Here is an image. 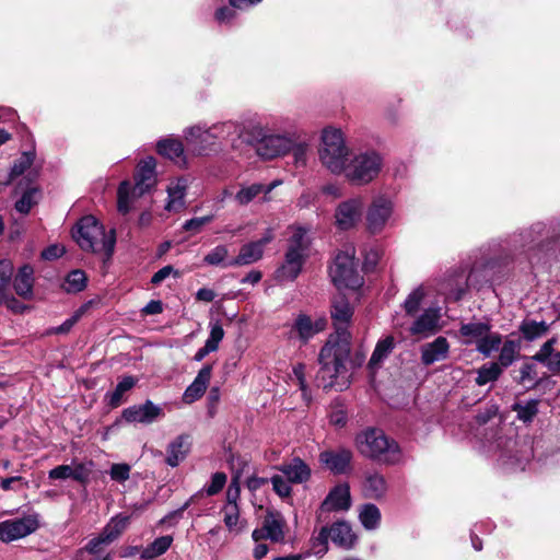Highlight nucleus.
<instances>
[{"instance_id":"nucleus-36","label":"nucleus","mask_w":560,"mask_h":560,"mask_svg":"<svg viewBox=\"0 0 560 560\" xmlns=\"http://www.w3.org/2000/svg\"><path fill=\"white\" fill-rule=\"evenodd\" d=\"M503 368L498 362H491L489 365L483 364L477 370L476 384L483 386L490 382H495L500 378Z\"/></svg>"},{"instance_id":"nucleus-53","label":"nucleus","mask_w":560,"mask_h":560,"mask_svg":"<svg viewBox=\"0 0 560 560\" xmlns=\"http://www.w3.org/2000/svg\"><path fill=\"white\" fill-rule=\"evenodd\" d=\"M499 412V406L494 402L488 404L486 409L483 411L478 412L475 416V421L478 425H485L487 424L491 419L497 417Z\"/></svg>"},{"instance_id":"nucleus-50","label":"nucleus","mask_w":560,"mask_h":560,"mask_svg":"<svg viewBox=\"0 0 560 560\" xmlns=\"http://www.w3.org/2000/svg\"><path fill=\"white\" fill-rule=\"evenodd\" d=\"M272 483L273 491L280 497V498H289L292 493V488L290 486L291 482L285 481L282 476L275 475L270 479Z\"/></svg>"},{"instance_id":"nucleus-40","label":"nucleus","mask_w":560,"mask_h":560,"mask_svg":"<svg viewBox=\"0 0 560 560\" xmlns=\"http://www.w3.org/2000/svg\"><path fill=\"white\" fill-rule=\"evenodd\" d=\"M359 518L365 529H374L381 521L380 509L373 503L363 504Z\"/></svg>"},{"instance_id":"nucleus-23","label":"nucleus","mask_w":560,"mask_h":560,"mask_svg":"<svg viewBox=\"0 0 560 560\" xmlns=\"http://www.w3.org/2000/svg\"><path fill=\"white\" fill-rule=\"evenodd\" d=\"M329 530H331L330 539L334 544L346 549L353 547L357 536L348 522L337 521L329 527Z\"/></svg>"},{"instance_id":"nucleus-21","label":"nucleus","mask_w":560,"mask_h":560,"mask_svg":"<svg viewBox=\"0 0 560 560\" xmlns=\"http://www.w3.org/2000/svg\"><path fill=\"white\" fill-rule=\"evenodd\" d=\"M450 343L443 336H439L432 342L425 343L421 349V362L429 366L447 357Z\"/></svg>"},{"instance_id":"nucleus-59","label":"nucleus","mask_w":560,"mask_h":560,"mask_svg":"<svg viewBox=\"0 0 560 560\" xmlns=\"http://www.w3.org/2000/svg\"><path fill=\"white\" fill-rule=\"evenodd\" d=\"M110 544L106 536L101 532L97 537L92 538L85 546V550L91 555H97L103 545Z\"/></svg>"},{"instance_id":"nucleus-39","label":"nucleus","mask_w":560,"mask_h":560,"mask_svg":"<svg viewBox=\"0 0 560 560\" xmlns=\"http://www.w3.org/2000/svg\"><path fill=\"white\" fill-rule=\"evenodd\" d=\"M34 160L35 152H23L22 155L14 161L10 170L8 180L4 183V185L11 184L16 177L24 174V172L31 167Z\"/></svg>"},{"instance_id":"nucleus-19","label":"nucleus","mask_w":560,"mask_h":560,"mask_svg":"<svg viewBox=\"0 0 560 560\" xmlns=\"http://www.w3.org/2000/svg\"><path fill=\"white\" fill-rule=\"evenodd\" d=\"M191 448V439L188 434L176 436L167 446L165 463L171 467H177L189 454Z\"/></svg>"},{"instance_id":"nucleus-25","label":"nucleus","mask_w":560,"mask_h":560,"mask_svg":"<svg viewBox=\"0 0 560 560\" xmlns=\"http://www.w3.org/2000/svg\"><path fill=\"white\" fill-rule=\"evenodd\" d=\"M521 349H522V340L521 338L511 339L506 338L502 341V347L500 349L498 363L503 368L508 369L511 366L516 360L521 358Z\"/></svg>"},{"instance_id":"nucleus-15","label":"nucleus","mask_w":560,"mask_h":560,"mask_svg":"<svg viewBox=\"0 0 560 560\" xmlns=\"http://www.w3.org/2000/svg\"><path fill=\"white\" fill-rule=\"evenodd\" d=\"M327 324L328 320L324 316L313 320L310 315L300 313L292 325L291 334H295L300 342L306 345L315 335L324 331Z\"/></svg>"},{"instance_id":"nucleus-14","label":"nucleus","mask_w":560,"mask_h":560,"mask_svg":"<svg viewBox=\"0 0 560 560\" xmlns=\"http://www.w3.org/2000/svg\"><path fill=\"white\" fill-rule=\"evenodd\" d=\"M363 201L361 198H350L338 205L335 211L336 226L341 231L354 228L362 218Z\"/></svg>"},{"instance_id":"nucleus-32","label":"nucleus","mask_w":560,"mask_h":560,"mask_svg":"<svg viewBox=\"0 0 560 560\" xmlns=\"http://www.w3.org/2000/svg\"><path fill=\"white\" fill-rule=\"evenodd\" d=\"M210 136L207 132H202L199 127H191L188 129L186 141L187 147L197 155H206L209 152L207 145H203V142Z\"/></svg>"},{"instance_id":"nucleus-7","label":"nucleus","mask_w":560,"mask_h":560,"mask_svg":"<svg viewBox=\"0 0 560 560\" xmlns=\"http://www.w3.org/2000/svg\"><path fill=\"white\" fill-rule=\"evenodd\" d=\"M359 261L355 258V249H347L337 253L329 266V277L338 291L349 289L359 291L364 284V278L358 270Z\"/></svg>"},{"instance_id":"nucleus-44","label":"nucleus","mask_w":560,"mask_h":560,"mask_svg":"<svg viewBox=\"0 0 560 560\" xmlns=\"http://www.w3.org/2000/svg\"><path fill=\"white\" fill-rule=\"evenodd\" d=\"M330 532L328 526H323L317 537L312 539V550L315 556L323 557L327 553Z\"/></svg>"},{"instance_id":"nucleus-51","label":"nucleus","mask_w":560,"mask_h":560,"mask_svg":"<svg viewBox=\"0 0 560 560\" xmlns=\"http://www.w3.org/2000/svg\"><path fill=\"white\" fill-rule=\"evenodd\" d=\"M131 467L126 463L113 464L109 470L112 480L125 482L130 477Z\"/></svg>"},{"instance_id":"nucleus-2","label":"nucleus","mask_w":560,"mask_h":560,"mask_svg":"<svg viewBox=\"0 0 560 560\" xmlns=\"http://www.w3.org/2000/svg\"><path fill=\"white\" fill-rule=\"evenodd\" d=\"M355 444L364 457L386 466L402 463L404 454L399 443L385 434L382 429L368 428L355 436Z\"/></svg>"},{"instance_id":"nucleus-60","label":"nucleus","mask_w":560,"mask_h":560,"mask_svg":"<svg viewBox=\"0 0 560 560\" xmlns=\"http://www.w3.org/2000/svg\"><path fill=\"white\" fill-rule=\"evenodd\" d=\"M223 337H224L223 327L220 324H215L211 327L210 336L206 342L209 345V347H212L215 350H218L219 343L223 339Z\"/></svg>"},{"instance_id":"nucleus-35","label":"nucleus","mask_w":560,"mask_h":560,"mask_svg":"<svg viewBox=\"0 0 560 560\" xmlns=\"http://www.w3.org/2000/svg\"><path fill=\"white\" fill-rule=\"evenodd\" d=\"M518 329L525 340L533 341L547 334L549 330V325L544 320L536 322L534 319H524L521 323Z\"/></svg>"},{"instance_id":"nucleus-64","label":"nucleus","mask_w":560,"mask_h":560,"mask_svg":"<svg viewBox=\"0 0 560 560\" xmlns=\"http://www.w3.org/2000/svg\"><path fill=\"white\" fill-rule=\"evenodd\" d=\"M541 364H544L553 375H557L560 373V351L558 350L555 352L549 361H545Z\"/></svg>"},{"instance_id":"nucleus-28","label":"nucleus","mask_w":560,"mask_h":560,"mask_svg":"<svg viewBox=\"0 0 560 560\" xmlns=\"http://www.w3.org/2000/svg\"><path fill=\"white\" fill-rule=\"evenodd\" d=\"M395 347V339L392 335L380 339L373 350L369 360L368 366L370 370H375L381 366L383 361L390 354Z\"/></svg>"},{"instance_id":"nucleus-20","label":"nucleus","mask_w":560,"mask_h":560,"mask_svg":"<svg viewBox=\"0 0 560 560\" xmlns=\"http://www.w3.org/2000/svg\"><path fill=\"white\" fill-rule=\"evenodd\" d=\"M291 483H303L310 480L312 470L310 466L300 457H293L290 463L278 467Z\"/></svg>"},{"instance_id":"nucleus-42","label":"nucleus","mask_w":560,"mask_h":560,"mask_svg":"<svg viewBox=\"0 0 560 560\" xmlns=\"http://www.w3.org/2000/svg\"><path fill=\"white\" fill-rule=\"evenodd\" d=\"M129 516H116L103 528L102 533L106 536L109 542L116 540L127 528L129 524Z\"/></svg>"},{"instance_id":"nucleus-37","label":"nucleus","mask_w":560,"mask_h":560,"mask_svg":"<svg viewBox=\"0 0 560 560\" xmlns=\"http://www.w3.org/2000/svg\"><path fill=\"white\" fill-rule=\"evenodd\" d=\"M502 343V336L499 332H486L483 337L478 340L476 345V349L479 353H481L485 358L491 357L493 351L499 350L500 345Z\"/></svg>"},{"instance_id":"nucleus-56","label":"nucleus","mask_w":560,"mask_h":560,"mask_svg":"<svg viewBox=\"0 0 560 560\" xmlns=\"http://www.w3.org/2000/svg\"><path fill=\"white\" fill-rule=\"evenodd\" d=\"M171 275H174V277H179V271L174 269L172 265L164 266L152 276L151 283L153 285H159Z\"/></svg>"},{"instance_id":"nucleus-24","label":"nucleus","mask_w":560,"mask_h":560,"mask_svg":"<svg viewBox=\"0 0 560 560\" xmlns=\"http://www.w3.org/2000/svg\"><path fill=\"white\" fill-rule=\"evenodd\" d=\"M264 250L260 245L255 242L244 244L236 257L229 260L228 265L232 267L247 266L254 264L262 258Z\"/></svg>"},{"instance_id":"nucleus-3","label":"nucleus","mask_w":560,"mask_h":560,"mask_svg":"<svg viewBox=\"0 0 560 560\" xmlns=\"http://www.w3.org/2000/svg\"><path fill=\"white\" fill-rule=\"evenodd\" d=\"M72 237L82 250L103 252L107 259L112 258L116 245V231H105L104 225L93 215L82 217L72 228Z\"/></svg>"},{"instance_id":"nucleus-13","label":"nucleus","mask_w":560,"mask_h":560,"mask_svg":"<svg viewBox=\"0 0 560 560\" xmlns=\"http://www.w3.org/2000/svg\"><path fill=\"white\" fill-rule=\"evenodd\" d=\"M393 213V203L385 197L373 199L366 210V231L370 234H380Z\"/></svg>"},{"instance_id":"nucleus-18","label":"nucleus","mask_w":560,"mask_h":560,"mask_svg":"<svg viewBox=\"0 0 560 560\" xmlns=\"http://www.w3.org/2000/svg\"><path fill=\"white\" fill-rule=\"evenodd\" d=\"M211 364H206L200 369L194 382L184 392L183 401L185 404H192L203 396L211 380Z\"/></svg>"},{"instance_id":"nucleus-54","label":"nucleus","mask_w":560,"mask_h":560,"mask_svg":"<svg viewBox=\"0 0 560 560\" xmlns=\"http://www.w3.org/2000/svg\"><path fill=\"white\" fill-rule=\"evenodd\" d=\"M380 260V254L377 249L370 248L365 250L363 254V265L362 268L364 272L374 271Z\"/></svg>"},{"instance_id":"nucleus-46","label":"nucleus","mask_w":560,"mask_h":560,"mask_svg":"<svg viewBox=\"0 0 560 560\" xmlns=\"http://www.w3.org/2000/svg\"><path fill=\"white\" fill-rule=\"evenodd\" d=\"M265 186L261 184H253L247 187L240 189L235 196V199L240 205H247L254 200L262 190Z\"/></svg>"},{"instance_id":"nucleus-45","label":"nucleus","mask_w":560,"mask_h":560,"mask_svg":"<svg viewBox=\"0 0 560 560\" xmlns=\"http://www.w3.org/2000/svg\"><path fill=\"white\" fill-rule=\"evenodd\" d=\"M36 192H38L37 187L26 188L21 198L15 202L16 211L22 214H28L31 209L37 203L34 199Z\"/></svg>"},{"instance_id":"nucleus-22","label":"nucleus","mask_w":560,"mask_h":560,"mask_svg":"<svg viewBox=\"0 0 560 560\" xmlns=\"http://www.w3.org/2000/svg\"><path fill=\"white\" fill-rule=\"evenodd\" d=\"M34 288V268L25 264L19 268L13 279V289L15 293L24 299L31 300L33 296Z\"/></svg>"},{"instance_id":"nucleus-61","label":"nucleus","mask_w":560,"mask_h":560,"mask_svg":"<svg viewBox=\"0 0 560 560\" xmlns=\"http://www.w3.org/2000/svg\"><path fill=\"white\" fill-rule=\"evenodd\" d=\"M238 518L240 511L237 505L225 508L224 524L230 530L237 525Z\"/></svg>"},{"instance_id":"nucleus-29","label":"nucleus","mask_w":560,"mask_h":560,"mask_svg":"<svg viewBox=\"0 0 560 560\" xmlns=\"http://www.w3.org/2000/svg\"><path fill=\"white\" fill-rule=\"evenodd\" d=\"M491 329V325L488 323H467L462 324L459 327V335L462 337H467L468 339L464 340V345H471L475 342L477 345L478 340H480L486 332H489Z\"/></svg>"},{"instance_id":"nucleus-17","label":"nucleus","mask_w":560,"mask_h":560,"mask_svg":"<svg viewBox=\"0 0 560 560\" xmlns=\"http://www.w3.org/2000/svg\"><path fill=\"white\" fill-rule=\"evenodd\" d=\"M351 508V493L348 482L339 483L330 489L320 504L323 512L348 511Z\"/></svg>"},{"instance_id":"nucleus-12","label":"nucleus","mask_w":560,"mask_h":560,"mask_svg":"<svg viewBox=\"0 0 560 560\" xmlns=\"http://www.w3.org/2000/svg\"><path fill=\"white\" fill-rule=\"evenodd\" d=\"M38 527L39 521L37 514H30L21 518L0 522V533L3 534V542L5 544L31 535L36 532Z\"/></svg>"},{"instance_id":"nucleus-26","label":"nucleus","mask_w":560,"mask_h":560,"mask_svg":"<svg viewBox=\"0 0 560 560\" xmlns=\"http://www.w3.org/2000/svg\"><path fill=\"white\" fill-rule=\"evenodd\" d=\"M364 495L369 499L380 500L387 491V481L382 474H368L364 479Z\"/></svg>"},{"instance_id":"nucleus-1","label":"nucleus","mask_w":560,"mask_h":560,"mask_svg":"<svg viewBox=\"0 0 560 560\" xmlns=\"http://www.w3.org/2000/svg\"><path fill=\"white\" fill-rule=\"evenodd\" d=\"M319 159L331 173H345L348 182L355 186L366 185L378 176L383 159L376 151L361 152L354 155L349 164H346L349 150L339 129H324Z\"/></svg>"},{"instance_id":"nucleus-34","label":"nucleus","mask_w":560,"mask_h":560,"mask_svg":"<svg viewBox=\"0 0 560 560\" xmlns=\"http://www.w3.org/2000/svg\"><path fill=\"white\" fill-rule=\"evenodd\" d=\"M439 314L435 310L429 308L419 316L411 326L412 334H423L425 331H433L438 327Z\"/></svg>"},{"instance_id":"nucleus-57","label":"nucleus","mask_w":560,"mask_h":560,"mask_svg":"<svg viewBox=\"0 0 560 560\" xmlns=\"http://www.w3.org/2000/svg\"><path fill=\"white\" fill-rule=\"evenodd\" d=\"M65 253L66 250L63 247L57 244H51L43 249V252L40 253V258L44 260L51 261L62 257Z\"/></svg>"},{"instance_id":"nucleus-10","label":"nucleus","mask_w":560,"mask_h":560,"mask_svg":"<svg viewBox=\"0 0 560 560\" xmlns=\"http://www.w3.org/2000/svg\"><path fill=\"white\" fill-rule=\"evenodd\" d=\"M255 141L256 152L266 160L291 152L292 140L281 135H267L264 129H255L252 133Z\"/></svg>"},{"instance_id":"nucleus-62","label":"nucleus","mask_w":560,"mask_h":560,"mask_svg":"<svg viewBox=\"0 0 560 560\" xmlns=\"http://www.w3.org/2000/svg\"><path fill=\"white\" fill-rule=\"evenodd\" d=\"M91 470L84 464H78L72 468L71 478L80 483H88Z\"/></svg>"},{"instance_id":"nucleus-16","label":"nucleus","mask_w":560,"mask_h":560,"mask_svg":"<svg viewBox=\"0 0 560 560\" xmlns=\"http://www.w3.org/2000/svg\"><path fill=\"white\" fill-rule=\"evenodd\" d=\"M163 416V409L150 399L145 400L142 405H133L125 408L121 412V419L128 423L139 422L150 424Z\"/></svg>"},{"instance_id":"nucleus-6","label":"nucleus","mask_w":560,"mask_h":560,"mask_svg":"<svg viewBox=\"0 0 560 560\" xmlns=\"http://www.w3.org/2000/svg\"><path fill=\"white\" fill-rule=\"evenodd\" d=\"M306 234L307 230L305 228L298 226L288 238L284 260L275 272L278 281H294L301 273L310 248Z\"/></svg>"},{"instance_id":"nucleus-43","label":"nucleus","mask_w":560,"mask_h":560,"mask_svg":"<svg viewBox=\"0 0 560 560\" xmlns=\"http://www.w3.org/2000/svg\"><path fill=\"white\" fill-rule=\"evenodd\" d=\"M228 247L225 245H218L203 257V262L209 266L232 267L228 265Z\"/></svg>"},{"instance_id":"nucleus-27","label":"nucleus","mask_w":560,"mask_h":560,"mask_svg":"<svg viewBox=\"0 0 560 560\" xmlns=\"http://www.w3.org/2000/svg\"><path fill=\"white\" fill-rule=\"evenodd\" d=\"M156 152L159 155L166 158L172 161H183L184 158V144L179 139L164 138L158 141Z\"/></svg>"},{"instance_id":"nucleus-30","label":"nucleus","mask_w":560,"mask_h":560,"mask_svg":"<svg viewBox=\"0 0 560 560\" xmlns=\"http://www.w3.org/2000/svg\"><path fill=\"white\" fill-rule=\"evenodd\" d=\"M536 377H537L536 365L530 361L524 362L517 371L516 370L512 371V378L518 385H525V383L527 381L535 380L534 384L532 386L527 387L528 390L535 389L541 384L542 380L541 378L536 380Z\"/></svg>"},{"instance_id":"nucleus-49","label":"nucleus","mask_w":560,"mask_h":560,"mask_svg":"<svg viewBox=\"0 0 560 560\" xmlns=\"http://www.w3.org/2000/svg\"><path fill=\"white\" fill-rule=\"evenodd\" d=\"M228 477L225 472L217 471L212 475L210 485L205 487V491L208 495L218 494L225 486Z\"/></svg>"},{"instance_id":"nucleus-11","label":"nucleus","mask_w":560,"mask_h":560,"mask_svg":"<svg viewBox=\"0 0 560 560\" xmlns=\"http://www.w3.org/2000/svg\"><path fill=\"white\" fill-rule=\"evenodd\" d=\"M319 463L334 475H349L353 470V452L338 446L319 453Z\"/></svg>"},{"instance_id":"nucleus-55","label":"nucleus","mask_w":560,"mask_h":560,"mask_svg":"<svg viewBox=\"0 0 560 560\" xmlns=\"http://www.w3.org/2000/svg\"><path fill=\"white\" fill-rule=\"evenodd\" d=\"M212 218H213L212 215H205V217H200V218L189 219L183 224V230H185L187 232L197 233L201 230V228L203 225L211 222Z\"/></svg>"},{"instance_id":"nucleus-41","label":"nucleus","mask_w":560,"mask_h":560,"mask_svg":"<svg viewBox=\"0 0 560 560\" xmlns=\"http://www.w3.org/2000/svg\"><path fill=\"white\" fill-rule=\"evenodd\" d=\"M173 537L170 535L155 538L142 552L141 558L148 559L164 555L172 546Z\"/></svg>"},{"instance_id":"nucleus-9","label":"nucleus","mask_w":560,"mask_h":560,"mask_svg":"<svg viewBox=\"0 0 560 560\" xmlns=\"http://www.w3.org/2000/svg\"><path fill=\"white\" fill-rule=\"evenodd\" d=\"M288 524L282 513L275 509H268L262 518L261 526L255 528L252 538L255 542L269 539L275 544H282L285 540Z\"/></svg>"},{"instance_id":"nucleus-63","label":"nucleus","mask_w":560,"mask_h":560,"mask_svg":"<svg viewBox=\"0 0 560 560\" xmlns=\"http://www.w3.org/2000/svg\"><path fill=\"white\" fill-rule=\"evenodd\" d=\"M237 476L232 479L231 485L226 491V500L229 502V506L237 505V500L240 498L241 489L237 482Z\"/></svg>"},{"instance_id":"nucleus-48","label":"nucleus","mask_w":560,"mask_h":560,"mask_svg":"<svg viewBox=\"0 0 560 560\" xmlns=\"http://www.w3.org/2000/svg\"><path fill=\"white\" fill-rule=\"evenodd\" d=\"M556 343H557L556 337L548 339L545 343L541 345L540 349L533 357H530V360L539 362V363L549 361L550 357L555 352L558 351V350H555Z\"/></svg>"},{"instance_id":"nucleus-8","label":"nucleus","mask_w":560,"mask_h":560,"mask_svg":"<svg viewBox=\"0 0 560 560\" xmlns=\"http://www.w3.org/2000/svg\"><path fill=\"white\" fill-rule=\"evenodd\" d=\"M329 313L335 332L328 339L351 345L352 335L349 327L354 315V306L345 292L338 291L331 296Z\"/></svg>"},{"instance_id":"nucleus-4","label":"nucleus","mask_w":560,"mask_h":560,"mask_svg":"<svg viewBox=\"0 0 560 560\" xmlns=\"http://www.w3.org/2000/svg\"><path fill=\"white\" fill-rule=\"evenodd\" d=\"M135 184L130 180H122L117 188V211L126 215L131 210V201L140 198L144 194L153 189L158 183L156 178V160L148 156L141 160L133 173Z\"/></svg>"},{"instance_id":"nucleus-58","label":"nucleus","mask_w":560,"mask_h":560,"mask_svg":"<svg viewBox=\"0 0 560 560\" xmlns=\"http://www.w3.org/2000/svg\"><path fill=\"white\" fill-rule=\"evenodd\" d=\"M197 494L190 497L179 509L174 510L167 513L161 521V524L171 523L173 520H179L183 517L184 512L189 508V505L194 502Z\"/></svg>"},{"instance_id":"nucleus-33","label":"nucleus","mask_w":560,"mask_h":560,"mask_svg":"<svg viewBox=\"0 0 560 560\" xmlns=\"http://www.w3.org/2000/svg\"><path fill=\"white\" fill-rule=\"evenodd\" d=\"M137 384V378L128 375L124 376L116 385L114 392L107 393L106 397H109L108 406L114 409L121 405L122 396L126 392L132 389Z\"/></svg>"},{"instance_id":"nucleus-47","label":"nucleus","mask_w":560,"mask_h":560,"mask_svg":"<svg viewBox=\"0 0 560 560\" xmlns=\"http://www.w3.org/2000/svg\"><path fill=\"white\" fill-rule=\"evenodd\" d=\"M424 298V292L421 288L413 290L407 298L404 308L408 315L413 316L418 313L420 304Z\"/></svg>"},{"instance_id":"nucleus-52","label":"nucleus","mask_w":560,"mask_h":560,"mask_svg":"<svg viewBox=\"0 0 560 560\" xmlns=\"http://www.w3.org/2000/svg\"><path fill=\"white\" fill-rule=\"evenodd\" d=\"M236 10L237 9L232 8L230 4L222 5L215 10L214 20L220 24H230L237 16Z\"/></svg>"},{"instance_id":"nucleus-5","label":"nucleus","mask_w":560,"mask_h":560,"mask_svg":"<svg viewBox=\"0 0 560 560\" xmlns=\"http://www.w3.org/2000/svg\"><path fill=\"white\" fill-rule=\"evenodd\" d=\"M351 345L327 339L318 354L320 365L316 373L318 387L331 388L337 377L347 372V362L350 359Z\"/></svg>"},{"instance_id":"nucleus-38","label":"nucleus","mask_w":560,"mask_h":560,"mask_svg":"<svg viewBox=\"0 0 560 560\" xmlns=\"http://www.w3.org/2000/svg\"><path fill=\"white\" fill-rule=\"evenodd\" d=\"M538 406V399H530L525 405L518 401L514 402L512 405V410L516 412V417L520 421L530 423L539 412Z\"/></svg>"},{"instance_id":"nucleus-31","label":"nucleus","mask_w":560,"mask_h":560,"mask_svg":"<svg viewBox=\"0 0 560 560\" xmlns=\"http://www.w3.org/2000/svg\"><path fill=\"white\" fill-rule=\"evenodd\" d=\"M88 285V276L82 269H73L65 278L62 289L67 293H79L82 292Z\"/></svg>"}]
</instances>
